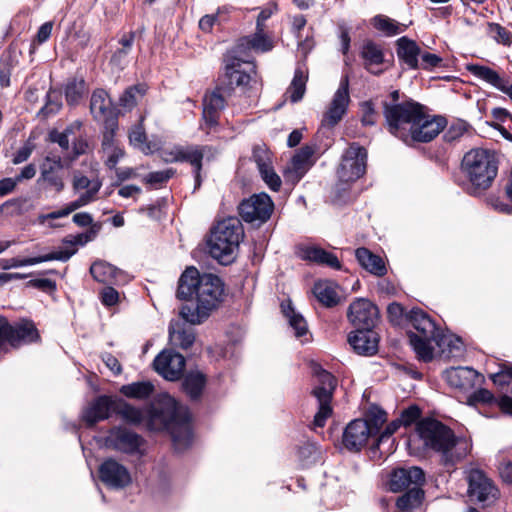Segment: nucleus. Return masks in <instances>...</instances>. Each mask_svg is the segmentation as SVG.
Segmentation results:
<instances>
[{
	"mask_svg": "<svg viewBox=\"0 0 512 512\" xmlns=\"http://www.w3.org/2000/svg\"><path fill=\"white\" fill-rule=\"evenodd\" d=\"M176 296L180 300L195 298L196 305L182 306L180 316L190 324H201L224 301L225 284L219 276L212 273L201 274L197 268L191 266L181 274Z\"/></svg>",
	"mask_w": 512,
	"mask_h": 512,
	"instance_id": "1",
	"label": "nucleus"
},
{
	"mask_svg": "<svg viewBox=\"0 0 512 512\" xmlns=\"http://www.w3.org/2000/svg\"><path fill=\"white\" fill-rule=\"evenodd\" d=\"M407 324L415 331H408L410 345L417 357L430 362L434 357V349L438 347L442 352L448 348L449 352L459 351L462 341L458 337L443 333L434 320L422 309L412 308L406 314Z\"/></svg>",
	"mask_w": 512,
	"mask_h": 512,
	"instance_id": "2",
	"label": "nucleus"
},
{
	"mask_svg": "<svg viewBox=\"0 0 512 512\" xmlns=\"http://www.w3.org/2000/svg\"><path fill=\"white\" fill-rule=\"evenodd\" d=\"M191 413L187 406L168 394L161 395L148 412L147 426L153 431L166 430L175 449L187 448L192 439Z\"/></svg>",
	"mask_w": 512,
	"mask_h": 512,
	"instance_id": "3",
	"label": "nucleus"
},
{
	"mask_svg": "<svg viewBox=\"0 0 512 512\" xmlns=\"http://www.w3.org/2000/svg\"><path fill=\"white\" fill-rule=\"evenodd\" d=\"M415 432L425 448L440 454L441 464L448 469L453 468L471 450V444L466 439L457 438L448 426L433 418L419 420Z\"/></svg>",
	"mask_w": 512,
	"mask_h": 512,
	"instance_id": "4",
	"label": "nucleus"
},
{
	"mask_svg": "<svg viewBox=\"0 0 512 512\" xmlns=\"http://www.w3.org/2000/svg\"><path fill=\"white\" fill-rule=\"evenodd\" d=\"M243 238L244 229L238 218L220 220L210 230L207 240L209 253L219 263L227 265L235 259Z\"/></svg>",
	"mask_w": 512,
	"mask_h": 512,
	"instance_id": "5",
	"label": "nucleus"
},
{
	"mask_svg": "<svg viewBox=\"0 0 512 512\" xmlns=\"http://www.w3.org/2000/svg\"><path fill=\"white\" fill-rule=\"evenodd\" d=\"M461 169L471 184L470 193L476 195L491 187L498 173V161L490 150L472 149L464 155Z\"/></svg>",
	"mask_w": 512,
	"mask_h": 512,
	"instance_id": "6",
	"label": "nucleus"
},
{
	"mask_svg": "<svg viewBox=\"0 0 512 512\" xmlns=\"http://www.w3.org/2000/svg\"><path fill=\"white\" fill-rule=\"evenodd\" d=\"M423 108V105L412 99H405L401 103H382L385 126L389 133L402 141L407 140Z\"/></svg>",
	"mask_w": 512,
	"mask_h": 512,
	"instance_id": "7",
	"label": "nucleus"
},
{
	"mask_svg": "<svg viewBox=\"0 0 512 512\" xmlns=\"http://www.w3.org/2000/svg\"><path fill=\"white\" fill-rule=\"evenodd\" d=\"M256 76V66L232 49L224 58V73L219 77V85L225 86L228 94L239 87L245 89Z\"/></svg>",
	"mask_w": 512,
	"mask_h": 512,
	"instance_id": "8",
	"label": "nucleus"
},
{
	"mask_svg": "<svg viewBox=\"0 0 512 512\" xmlns=\"http://www.w3.org/2000/svg\"><path fill=\"white\" fill-rule=\"evenodd\" d=\"M39 337L38 330L31 320L21 319L11 324L7 318L0 317V353L7 352L8 346L19 348L36 342Z\"/></svg>",
	"mask_w": 512,
	"mask_h": 512,
	"instance_id": "9",
	"label": "nucleus"
},
{
	"mask_svg": "<svg viewBox=\"0 0 512 512\" xmlns=\"http://www.w3.org/2000/svg\"><path fill=\"white\" fill-rule=\"evenodd\" d=\"M316 384L311 394L317 399L318 411L314 416L313 425L324 427L326 420L332 415L331 401L337 385L336 378L328 371L317 368L315 370Z\"/></svg>",
	"mask_w": 512,
	"mask_h": 512,
	"instance_id": "10",
	"label": "nucleus"
},
{
	"mask_svg": "<svg viewBox=\"0 0 512 512\" xmlns=\"http://www.w3.org/2000/svg\"><path fill=\"white\" fill-rule=\"evenodd\" d=\"M211 150L208 145H175L170 149L162 151V158L167 163L186 162L192 167L194 175V191L199 189L202 184L201 171L203 159L207 152Z\"/></svg>",
	"mask_w": 512,
	"mask_h": 512,
	"instance_id": "11",
	"label": "nucleus"
},
{
	"mask_svg": "<svg viewBox=\"0 0 512 512\" xmlns=\"http://www.w3.org/2000/svg\"><path fill=\"white\" fill-rule=\"evenodd\" d=\"M367 150L353 143L342 156L337 169L338 178L342 182H351L360 178L366 171Z\"/></svg>",
	"mask_w": 512,
	"mask_h": 512,
	"instance_id": "12",
	"label": "nucleus"
},
{
	"mask_svg": "<svg viewBox=\"0 0 512 512\" xmlns=\"http://www.w3.org/2000/svg\"><path fill=\"white\" fill-rule=\"evenodd\" d=\"M447 125V120L443 116H431L425 112V108L420 112L419 118L413 123L409 131L411 135L404 143L412 145L413 143H427L432 141Z\"/></svg>",
	"mask_w": 512,
	"mask_h": 512,
	"instance_id": "13",
	"label": "nucleus"
},
{
	"mask_svg": "<svg viewBox=\"0 0 512 512\" xmlns=\"http://www.w3.org/2000/svg\"><path fill=\"white\" fill-rule=\"evenodd\" d=\"M274 204L266 193L254 194L240 202L238 212L242 220L248 223H265L271 216Z\"/></svg>",
	"mask_w": 512,
	"mask_h": 512,
	"instance_id": "14",
	"label": "nucleus"
},
{
	"mask_svg": "<svg viewBox=\"0 0 512 512\" xmlns=\"http://www.w3.org/2000/svg\"><path fill=\"white\" fill-rule=\"evenodd\" d=\"M90 111L94 120L103 124L104 131L118 129V115L105 90L97 89L92 93Z\"/></svg>",
	"mask_w": 512,
	"mask_h": 512,
	"instance_id": "15",
	"label": "nucleus"
},
{
	"mask_svg": "<svg viewBox=\"0 0 512 512\" xmlns=\"http://www.w3.org/2000/svg\"><path fill=\"white\" fill-rule=\"evenodd\" d=\"M67 166L60 156H47L40 166L38 184H43L45 189L53 190L59 194L65 189V180L62 173Z\"/></svg>",
	"mask_w": 512,
	"mask_h": 512,
	"instance_id": "16",
	"label": "nucleus"
},
{
	"mask_svg": "<svg viewBox=\"0 0 512 512\" xmlns=\"http://www.w3.org/2000/svg\"><path fill=\"white\" fill-rule=\"evenodd\" d=\"M347 317L355 329H373L378 321L379 311L371 301L357 298L349 305Z\"/></svg>",
	"mask_w": 512,
	"mask_h": 512,
	"instance_id": "17",
	"label": "nucleus"
},
{
	"mask_svg": "<svg viewBox=\"0 0 512 512\" xmlns=\"http://www.w3.org/2000/svg\"><path fill=\"white\" fill-rule=\"evenodd\" d=\"M349 102V76L344 75L342 76L339 87L323 116V124L329 127L337 125L346 114Z\"/></svg>",
	"mask_w": 512,
	"mask_h": 512,
	"instance_id": "18",
	"label": "nucleus"
},
{
	"mask_svg": "<svg viewBox=\"0 0 512 512\" xmlns=\"http://www.w3.org/2000/svg\"><path fill=\"white\" fill-rule=\"evenodd\" d=\"M142 444L143 438L125 427H113L105 438L107 448L126 454L138 452Z\"/></svg>",
	"mask_w": 512,
	"mask_h": 512,
	"instance_id": "19",
	"label": "nucleus"
},
{
	"mask_svg": "<svg viewBox=\"0 0 512 512\" xmlns=\"http://www.w3.org/2000/svg\"><path fill=\"white\" fill-rule=\"evenodd\" d=\"M373 435L374 429L367 420L355 419L346 426L342 436V443L347 450L358 452Z\"/></svg>",
	"mask_w": 512,
	"mask_h": 512,
	"instance_id": "20",
	"label": "nucleus"
},
{
	"mask_svg": "<svg viewBox=\"0 0 512 512\" xmlns=\"http://www.w3.org/2000/svg\"><path fill=\"white\" fill-rule=\"evenodd\" d=\"M153 366L166 380L176 381L183 375L185 358L180 353L164 350L154 359Z\"/></svg>",
	"mask_w": 512,
	"mask_h": 512,
	"instance_id": "21",
	"label": "nucleus"
},
{
	"mask_svg": "<svg viewBox=\"0 0 512 512\" xmlns=\"http://www.w3.org/2000/svg\"><path fill=\"white\" fill-rule=\"evenodd\" d=\"M468 495L472 501L485 502L495 498L498 490L480 469H471L466 476Z\"/></svg>",
	"mask_w": 512,
	"mask_h": 512,
	"instance_id": "22",
	"label": "nucleus"
},
{
	"mask_svg": "<svg viewBox=\"0 0 512 512\" xmlns=\"http://www.w3.org/2000/svg\"><path fill=\"white\" fill-rule=\"evenodd\" d=\"M425 483V474L419 467L412 466L408 468L394 469L390 474L389 490L400 492L409 490L413 486L422 487Z\"/></svg>",
	"mask_w": 512,
	"mask_h": 512,
	"instance_id": "23",
	"label": "nucleus"
},
{
	"mask_svg": "<svg viewBox=\"0 0 512 512\" xmlns=\"http://www.w3.org/2000/svg\"><path fill=\"white\" fill-rule=\"evenodd\" d=\"M100 480L109 487L120 489L131 483L128 469L113 458L105 460L99 467Z\"/></svg>",
	"mask_w": 512,
	"mask_h": 512,
	"instance_id": "24",
	"label": "nucleus"
},
{
	"mask_svg": "<svg viewBox=\"0 0 512 512\" xmlns=\"http://www.w3.org/2000/svg\"><path fill=\"white\" fill-rule=\"evenodd\" d=\"M225 86H216L210 94H206L203 99V119L208 127H214L218 124L220 111L225 107L228 92Z\"/></svg>",
	"mask_w": 512,
	"mask_h": 512,
	"instance_id": "25",
	"label": "nucleus"
},
{
	"mask_svg": "<svg viewBox=\"0 0 512 512\" xmlns=\"http://www.w3.org/2000/svg\"><path fill=\"white\" fill-rule=\"evenodd\" d=\"M115 402L111 396L101 395L91 401L82 413V419L91 427L96 423L106 420L112 412H115Z\"/></svg>",
	"mask_w": 512,
	"mask_h": 512,
	"instance_id": "26",
	"label": "nucleus"
},
{
	"mask_svg": "<svg viewBox=\"0 0 512 512\" xmlns=\"http://www.w3.org/2000/svg\"><path fill=\"white\" fill-rule=\"evenodd\" d=\"M274 47V41L272 37L267 35L264 31L256 28L255 33L249 36L240 38L236 45L233 47L235 53L248 58V52L253 50L255 52L265 53L271 51Z\"/></svg>",
	"mask_w": 512,
	"mask_h": 512,
	"instance_id": "27",
	"label": "nucleus"
},
{
	"mask_svg": "<svg viewBox=\"0 0 512 512\" xmlns=\"http://www.w3.org/2000/svg\"><path fill=\"white\" fill-rule=\"evenodd\" d=\"M348 342L357 354L371 356L378 351L379 336L373 329H356L349 334Z\"/></svg>",
	"mask_w": 512,
	"mask_h": 512,
	"instance_id": "28",
	"label": "nucleus"
},
{
	"mask_svg": "<svg viewBox=\"0 0 512 512\" xmlns=\"http://www.w3.org/2000/svg\"><path fill=\"white\" fill-rule=\"evenodd\" d=\"M467 70L476 78L485 81L496 89L512 98V83L508 79L500 76V74L488 66L472 64L468 65Z\"/></svg>",
	"mask_w": 512,
	"mask_h": 512,
	"instance_id": "29",
	"label": "nucleus"
},
{
	"mask_svg": "<svg viewBox=\"0 0 512 512\" xmlns=\"http://www.w3.org/2000/svg\"><path fill=\"white\" fill-rule=\"evenodd\" d=\"M314 153L315 148L313 146H302L293 156L290 167L286 171V176L298 182L312 167L314 163L312 160Z\"/></svg>",
	"mask_w": 512,
	"mask_h": 512,
	"instance_id": "30",
	"label": "nucleus"
},
{
	"mask_svg": "<svg viewBox=\"0 0 512 512\" xmlns=\"http://www.w3.org/2000/svg\"><path fill=\"white\" fill-rule=\"evenodd\" d=\"M301 259L318 265H324L334 270H341L342 265L337 256L316 245H306L299 249Z\"/></svg>",
	"mask_w": 512,
	"mask_h": 512,
	"instance_id": "31",
	"label": "nucleus"
},
{
	"mask_svg": "<svg viewBox=\"0 0 512 512\" xmlns=\"http://www.w3.org/2000/svg\"><path fill=\"white\" fill-rule=\"evenodd\" d=\"M207 384V377L198 370L187 372L182 379V390L191 401H200Z\"/></svg>",
	"mask_w": 512,
	"mask_h": 512,
	"instance_id": "32",
	"label": "nucleus"
},
{
	"mask_svg": "<svg viewBox=\"0 0 512 512\" xmlns=\"http://www.w3.org/2000/svg\"><path fill=\"white\" fill-rule=\"evenodd\" d=\"M355 257L361 267L371 274L381 277L387 273L384 260L380 256L372 253L369 249L365 247L356 249Z\"/></svg>",
	"mask_w": 512,
	"mask_h": 512,
	"instance_id": "33",
	"label": "nucleus"
},
{
	"mask_svg": "<svg viewBox=\"0 0 512 512\" xmlns=\"http://www.w3.org/2000/svg\"><path fill=\"white\" fill-rule=\"evenodd\" d=\"M360 55L364 60V68L372 74L379 75L382 73L381 69H375L384 61V54L379 45L373 41H367L363 44Z\"/></svg>",
	"mask_w": 512,
	"mask_h": 512,
	"instance_id": "34",
	"label": "nucleus"
},
{
	"mask_svg": "<svg viewBox=\"0 0 512 512\" xmlns=\"http://www.w3.org/2000/svg\"><path fill=\"white\" fill-rule=\"evenodd\" d=\"M421 49L416 42L401 37L397 40V55L409 68L417 69L419 67L418 57Z\"/></svg>",
	"mask_w": 512,
	"mask_h": 512,
	"instance_id": "35",
	"label": "nucleus"
},
{
	"mask_svg": "<svg viewBox=\"0 0 512 512\" xmlns=\"http://www.w3.org/2000/svg\"><path fill=\"white\" fill-rule=\"evenodd\" d=\"M317 300L326 307H334L340 302L337 286L330 281H319L313 287Z\"/></svg>",
	"mask_w": 512,
	"mask_h": 512,
	"instance_id": "36",
	"label": "nucleus"
},
{
	"mask_svg": "<svg viewBox=\"0 0 512 512\" xmlns=\"http://www.w3.org/2000/svg\"><path fill=\"white\" fill-rule=\"evenodd\" d=\"M115 132L116 130L104 131L102 137V148L107 154L106 165L110 169H114L125 154L124 150L114 141Z\"/></svg>",
	"mask_w": 512,
	"mask_h": 512,
	"instance_id": "37",
	"label": "nucleus"
},
{
	"mask_svg": "<svg viewBox=\"0 0 512 512\" xmlns=\"http://www.w3.org/2000/svg\"><path fill=\"white\" fill-rule=\"evenodd\" d=\"M424 499V491L421 487L413 486L396 500L398 512H412L418 508Z\"/></svg>",
	"mask_w": 512,
	"mask_h": 512,
	"instance_id": "38",
	"label": "nucleus"
},
{
	"mask_svg": "<svg viewBox=\"0 0 512 512\" xmlns=\"http://www.w3.org/2000/svg\"><path fill=\"white\" fill-rule=\"evenodd\" d=\"M87 86L86 82L83 78H70L64 89L66 102L75 106L79 104V102L83 99V97L87 94Z\"/></svg>",
	"mask_w": 512,
	"mask_h": 512,
	"instance_id": "39",
	"label": "nucleus"
},
{
	"mask_svg": "<svg viewBox=\"0 0 512 512\" xmlns=\"http://www.w3.org/2000/svg\"><path fill=\"white\" fill-rule=\"evenodd\" d=\"M65 256L55 255V254H45L37 257H28V258H20L13 257L10 259H2L0 260L1 268L4 270H8L11 268L30 266L39 264L42 262L52 261L54 259H63Z\"/></svg>",
	"mask_w": 512,
	"mask_h": 512,
	"instance_id": "40",
	"label": "nucleus"
},
{
	"mask_svg": "<svg viewBox=\"0 0 512 512\" xmlns=\"http://www.w3.org/2000/svg\"><path fill=\"white\" fill-rule=\"evenodd\" d=\"M115 413L118 414L125 422L132 425H139L145 419L143 411L131 404L118 399L115 402Z\"/></svg>",
	"mask_w": 512,
	"mask_h": 512,
	"instance_id": "41",
	"label": "nucleus"
},
{
	"mask_svg": "<svg viewBox=\"0 0 512 512\" xmlns=\"http://www.w3.org/2000/svg\"><path fill=\"white\" fill-rule=\"evenodd\" d=\"M308 80V71L303 66H298L295 69L294 77L288 88L290 99L292 102L300 101L306 91V82Z\"/></svg>",
	"mask_w": 512,
	"mask_h": 512,
	"instance_id": "42",
	"label": "nucleus"
},
{
	"mask_svg": "<svg viewBox=\"0 0 512 512\" xmlns=\"http://www.w3.org/2000/svg\"><path fill=\"white\" fill-rule=\"evenodd\" d=\"M63 248L58 251H53L50 254L65 256L63 259H57L58 261H67L69 260L76 252L77 246H84L88 243L87 236L83 233L77 235H68L63 241Z\"/></svg>",
	"mask_w": 512,
	"mask_h": 512,
	"instance_id": "43",
	"label": "nucleus"
},
{
	"mask_svg": "<svg viewBox=\"0 0 512 512\" xmlns=\"http://www.w3.org/2000/svg\"><path fill=\"white\" fill-rule=\"evenodd\" d=\"M153 392L154 385L150 381L133 382L120 388V393L125 397L139 400L150 397Z\"/></svg>",
	"mask_w": 512,
	"mask_h": 512,
	"instance_id": "44",
	"label": "nucleus"
},
{
	"mask_svg": "<svg viewBox=\"0 0 512 512\" xmlns=\"http://www.w3.org/2000/svg\"><path fill=\"white\" fill-rule=\"evenodd\" d=\"M147 89L148 87L145 83H138L128 87L119 98V105L126 110H132L138 101L144 97Z\"/></svg>",
	"mask_w": 512,
	"mask_h": 512,
	"instance_id": "45",
	"label": "nucleus"
},
{
	"mask_svg": "<svg viewBox=\"0 0 512 512\" xmlns=\"http://www.w3.org/2000/svg\"><path fill=\"white\" fill-rule=\"evenodd\" d=\"M372 23L377 30L383 32L387 36L397 35L404 32L407 28L406 25L400 24L384 15L375 16L372 20Z\"/></svg>",
	"mask_w": 512,
	"mask_h": 512,
	"instance_id": "46",
	"label": "nucleus"
},
{
	"mask_svg": "<svg viewBox=\"0 0 512 512\" xmlns=\"http://www.w3.org/2000/svg\"><path fill=\"white\" fill-rule=\"evenodd\" d=\"M101 188V182L99 181H96V183L87 191H85L84 193H82L76 200L74 201H71L70 203H68L65 207H64V210L67 214V216L69 214H71L72 212L90 204L91 202L95 201L96 200V195L97 193L99 192Z\"/></svg>",
	"mask_w": 512,
	"mask_h": 512,
	"instance_id": "47",
	"label": "nucleus"
},
{
	"mask_svg": "<svg viewBox=\"0 0 512 512\" xmlns=\"http://www.w3.org/2000/svg\"><path fill=\"white\" fill-rule=\"evenodd\" d=\"M92 277L101 283H108L116 276L118 269L105 261H95L90 267Z\"/></svg>",
	"mask_w": 512,
	"mask_h": 512,
	"instance_id": "48",
	"label": "nucleus"
},
{
	"mask_svg": "<svg viewBox=\"0 0 512 512\" xmlns=\"http://www.w3.org/2000/svg\"><path fill=\"white\" fill-rule=\"evenodd\" d=\"M283 307V312L286 318L288 319L290 327L294 330V334L296 337H301L307 334V322L304 317L297 313L295 309L289 303L287 307Z\"/></svg>",
	"mask_w": 512,
	"mask_h": 512,
	"instance_id": "49",
	"label": "nucleus"
},
{
	"mask_svg": "<svg viewBox=\"0 0 512 512\" xmlns=\"http://www.w3.org/2000/svg\"><path fill=\"white\" fill-rule=\"evenodd\" d=\"M476 376V371L472 368H455L447 371V380L450 385L457 388H465L470 384L471 378Z\"/></svg>",
	"mask_w": 512,
	"mask_h": 512,
	"instance_id": "50",
	"label": "nucleus"
},
{
	"mask_svg": "<svg viewBox=\"0 0 512 512\" xmlns=\"http://www.w3.org/2000/svg\"><path fill=\"white\" fill-rule=\"evenodd\" d=\"M170 341L174 346L182 349H188L195 341V333L193 329L169 330Z\"/></svg>",
	"mask_w": 512,
	"mask_h": 512,
	"instance_id": "51",
	"label": "nucleus"
},
{
	"mask_svg": "<svg viewBox=\"0 0 512 512\" xmlns=\"http://www.w3.org/2000/svg\"><path fill=\"white\" fill-rule=\"evenodd\" d=\"M488 31L491 37L499 44L510 46L512 43V33L498 23H488Z\"/></svg>",
	"mask_w": 512,
	"mask_h": 512,
	"instance_id": "52",
	"label": "nucleus"
},
{
	"mask_svg": "<svg viewBox=\"0 0 512 512\" xmlns=\"http://www.w3.org/2000/svg\"><path fill=\"white\" fill-rule=\"evenodd\" d=\"M361 123L363 126H373L379 119V113L372 101H364L360 104Z\"/></svg>",
	"mask_w": 512,
	"mask_h": 512,
	"instance_id": "53",
	"label": "nucleus"
},
{
	"mask_svg": "<svg viewBox=\"0 0 512 512\" xmlns=\"http://www.w3.org/2000/svg\"><path fill=\"white\" fill-rule=\"evenodd\" d=\"M407 313L408 312L405 311V308L401 304L396 303V302L389 304L387 307L388 319L393 325L398 326V325L407 323V320H406Z\"/></svg>",
	"mask_w": 512,
	"mask_h": 512,
	"instance_id": "54",
	"label": "nucleus"
},
{
	"mask_svg": "<svg viewBox=\"0 0 512 512\" xmlns=\"http://www.w3.org/2000/svg\"><path fill=\"white\" fill-rule=\"evenodd\" d=\"M261 177L267 186L273 190L278 191L281 187L282 181L278 174L274 171L272 165L260 171Z\"/></svg>",
	"mask_w": 512,
	"mask_h": 512,
	"instance_id": "55",
	"label": "nucleus"
},
{
	"mask_svg": "<svg viewBox=\"0 0 512 512\" xmlns=\"http://www.w3.org/2000/svg\"><path fill=\"white\" fill-rule=\"evenodd\" d=\"M421 416V410L416 405H411L408 408L404 409L400 417L398 418V421L403 426H409L416 422Z\"/></svg>",
	"mask_w": 512,
	"mask_h": 512,
	"instance_id": "56",
	"label": "nucleus"
},
{
	"mask_svg": "<svg viewBox=\"0 0 512 512\" xmlns=\"http://www.w3.org/2000/svg\"><path fill=\"white\" fill-rule=\"evenodd\" d=\"M252 157L258 167L259 172L271 166L269 152L262 147H255L253 149Z\"/></svg>",
	"mask_w": 512,
	"mask_h": 512,
	"instance_id": "57",
	"label": "nucleus"
},
{
	"mask_svg": "<svg viewBox=\"0 0 512 512\" xmlns=\"http://www.w3.org/2000/svg\"><path fill=\"white\" fill-rule=\"evenodd\" d=\"M469 404L476 405L479 403L489 404L494 401V395L487 389H478L474 391L468 398Z\"/></svg>",
	"mask_w": 512,
	"mask_h": 512,
	"instance_id": "58",
	"label": "nucleus"
},
{
	"mask_svg": "<svg viewBox=\"0 0 512 512\" xmlns=\"http://www.w3.org/2000/svg\"><path fill=\"white\" fill-rule=\"evenodd\" d=\"M129 140L135 147L143 149L147 141V136L142 125H137L132 129L129 134Z\"/></svg>",
	"mask_w": 512,
	"mask_h": 512,
	"instance_id": "59",
	"label": "nucleus"
},
{
	"mask_svg": "<svg viewBox=\"0 0 512 512\" xmlns=\"http://www.w3.org/2000/svg\"><path fill=\"white\" fill-rule=\"evenodd\" d=\"M87 149H88V143L84 138H82V137L75 138L72 142L73 155L71 157H67L63 161L66 162L68 160L69 162H72L76 158H78L80 155L85 154Z\"/></svg>",
	"mask_w": 512,
	"mask_h": 512,
	"instance_id": "60",
	"label": "nucleus"
},
{
	"mask_svg": "<svg viewBox=\"0 0 512 512\" xmlns=\"http://www.w3.org/2000/svg\"><path fill=\"white\" fill-rule=\"evenodd\" d=\"M101 301L105 306H114L119 301V293L111 286L105 287L101 293Z\"/></svg>",
	"mask_w": 512,
	"mask_h": 512,
	"instance_id": "61",
	"label": "nucleus"
},
{
	"mask_svg": "<svg viewBox=\"0 0 512 512\" xmlns=\"http://www.w3.org/2000/svg\"><path fill=\"white\" fill-rule=\"evenodd\" d=\"M173 175V170L168 169L164 171H155L149 173L145 180L149 184H162L166 181H168Z\"/></svg>",
	"mask_w": 512,
	"mask_h": 512,
	"instance_id": "62",
	"label": "nucleus"
},
{
	"mask_svg": "<svg viewBox=\"0 0 512 512\" xmlns=\"http://www.w3.org/2000/svg\"><path fill=\"white\" fill-rule=\"evenodd\" d=\"M96 182H92L88 177L80 174L74 173L72 180V187L75 192L86 189L89 190Z\"/></svg>",
	"mask_w": 512,
	"mask_h": 512,
	"instance_id": "63",
	"label": "nucleus"
},
{
	"mask_svg": "<svg viewBox=\"0 0 512 512\" xmlns=\"http://www.w3.org/2000/svg\"><path fill=\"white\" fill-rule=\"evenodd\" d=\"M402 426L398 419L392 421L389 423L385 430L380 434V436L377 438L376 446L379 447L382 443L385 441H389L392 437V435L398 430V428Z\"/></svg>",
	"mask_w": 512,
	"mask_h": 512,
	"instance_id": "64",
	"label": "nucleus"
}]
</instances>
